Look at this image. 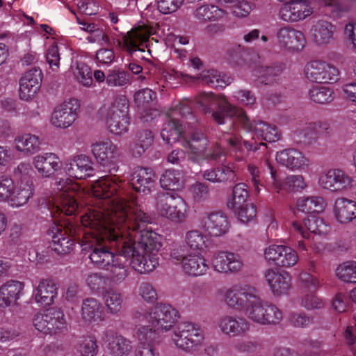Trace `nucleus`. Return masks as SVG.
Masks as SVG:
<instances>
[{
    "instance_id": "f257e3e1",
    "label": "nucleus",
    "mask_w": 356,
    "mask_h": 356,
    "mask_svg": "<svg viewBox=\"0 0 356 356\" xmlns=\"http://www.w3.org/2000/svg\"><path fill=\"white\" fill-rule=\"evenodd\" d=\"M121 184L116 176L102 177L94 181L89 190L96 198L95 205L81 218L91 234L85 249H88L90 260L99 269L108 268L120 254L123 243H127L128 231L124 228L131 217L134 198L122 197Z\"/></svg>"
},
{
    "instance_id": "f03ea898",
    "label": "nucleus",
    "mask_w": 356,
    "mask_h": 356,
    "mask_svg": "<svg viewBox=\"0 0 356 356\" xmlns=\"http://www.w3.org/2000/svg\"><path fill=\"white\" fill-rule=\"evenodd\" d=\"M130 212L128 225L124 228L128 231L127 240L123 243L120 252L124 258L131 259L130 265L135 270L149 273L159 265L161 237L149 227L152 219L135 198Z\"/></svg>"
},
{
    "instance_id": "7ed1b4c3",
    "label": "nucleus",
    "mask_w": 356,
    "mask_h": 356,
    "mask_svg": "<svg viewBox=\"0 0 356 356\" xmlns=\"http://www.w3.org/2000/svg\"><path fill=\"white\" fill-rule=\"evenodd\" d=\"M177 311L170 305L158 303L144 310L136 312L134 318L145 323L136 327L134 336L138 341L135 356H159L153 346L156 334L170 330L177 318Z\"/></svg>"
},
{
    "instance_id": "20e7f679",
    "label": "nucleus",
    "mask_w": 356,
    "mask_h": 356,
    "mask_svg": "<svg viewBox=\"0 0 356 356\" xmlns=\"http://www.w3.org/2000/svg\"><path fill=\"white\" fill-rule=\"evenodd\" d=\"M248 121L250 127V129H245L237 119L235 120V124L240 126L245 131L244 136H238L235 134H227V137L225 138L227 144L236 152L235 156L238 161L242 159V156L237 154V153L241 154L243 152L242 144L247 150L256 151L259 149V146L266 145L263 142L264 140L273 143L277 141L281 137L280 131L273 124L264 121L251 122L249 118Z\"/></svg>"
},
{
    "instance_id": "39448f33",
    "label": "nucleus",
    "mask_w": 356,
    "mask_h": 356,
    "mask_svg": "<svg viewBox=\"0 0 356 356\" xmlns=\"http://www.w3.org/2000/svg\"><path fill=\"white\" fill-rule=\"evenodd\" d=\"M195 102L204 113L211 114L213 120L218 124H225L226 118H234L245 129L250 127L245 111L230 104L224 96L215 95L212 92H202L195 98Z\"/></svg>"
},
{
    "instance_id": "423d86ee",
    "label": "nucleus",
    "mask_w": 356,
    "mask_h": 356,
    "mask_svg": "<svg viewBox=\"0 0 356 356\" xmlns=\"http://www.w3.org/2000/svg\"><path fill=\"white\" fill-rule=\"evenodd\" d=\"M54 190L56 191V194L53 197L54 206L51 213L54 220H57L58 211L66 216L74 214L79 207L74 195L80 197L84 193L78 184L70 179H56Z\"/></svg>"
},
{
    "instance_id": "0eeeda50",
    "label": "nucleus",
    "mask_w": 356,
    "mask_h": 356,
    "mask_svg": "<svg viewBox=\"0 0 356 356\" xmlns=\"http://www.w3.org/2000/svg\"><path fill=\"white\" fill-rule=\"evenodd\" d=\"M247 318L260 325L279 324L283 313L275 305L263 299L257 289L243 312Z\"/></svg>"
},
{
    "instance_id": "6e6552de",
    "label": "nucleus",
    "mask_w": 356,
    "mask_h": 356,
    "mask_svg": "<svg viewBox=\"0 0 356 356\" xmlns=\"http://www.w3.org/2000/svg\"><path fill=\"white\" fill-rule=\"evenodd\" d=\"M129 103L124 96L115 98L108 106L100 109V115L112 134L120 135L127 132L129 126Z\"/></svg>"
},
{
    "instance_id": "1a4fd4ad",
    "label": "nucleus",
    "mask_w": 356,
    "mask_h": 356,
    "mask_svg": "<svg viewBox=\"0 0 356 356\" xmlns=\"http://www.w3.org/2000/svg\"><path fill=\"white\" fill-rule=\"evenodd\" d=\"M156 209L161 216L177 223L184 222L188 213L184 200L175 193L159 194L156 198Z\"/></svg>"
},
{
    "instance_id": "9d476101",
    "label": "nucleus",
    "mask_w": 356,
    "mask_h": 356,
    "mask_svg": "<svg viewBox=\"0 0 356 356\" xmlns=\"http://www.w3.org/2000/svg\"><path fill=\"white\" fill-rule=\"evenodd\" d=\"M75 232L72 225L54 222L49 228V234L52 238L51 249L58 254L70 253L74 248V241L71 236Z\"/></svg>"
},
{
    "instance_id": "9b49d317",
    "label": "nucleus",
    "mask_w": 356,
    "mask_h": 356,
    "mask_svg": "<svg viewBox=\"0 0 356 356\" xmlns=\"http://www.w3.org/2000/svg\"><path fill=\"white\" fill-rule=\"evenodd\" d=\"M91 152L99 164L108 167L111 173L117 172L115 161L120 155L117 145L109 139L98 140L91 145Z\"/></svg>"
},
{
    "instance_id": "f8f14e48",
    "label": "nucleus",
    "mask_w": 356,
    "mask_h": 356,
    "mask_svg": "<svg viewBox=\"0 0 356 356\" xmlns=\"http://www.w3.org/2000/svg\"><path fill=\"white\" fill-rule=\"evenodd\" d=\"M304 73L307 80L314 83L335 82L339 75L335 66L321 60H313L306 64Z\"/></svg>"
},
{
    "instance_id": "ddd939ff",
    "label": "nucleus",
    "mask_w": 356,
    "mask_h": 356,
    "mask_svg": "<svg viewBox=\"0 0 356 356\" xmlns=\"http://www.w3.org/2000/svg\"><path fill=\"white\" fill-rule=\"evenodd\" d=\"M256 291L251 285L234 284L225 291L224 301L229 308L243 312Z\"/></svg>"
},
{
    "instance_id": "4468645a",
    "label": "nucleus",
    "mask_w": 356,
    "mask_h": 356,
    "mask_svg": "<svg viewBox=\"0 0 356 356\" xmlns=\"http://www.w3.org/2000/svg\"><path fill=\"white\" fill-rule=\"evenodd\" d=\"M79 104L76 99L64 101L54 109L51 124L57 128L66 129L73 124L78 116Z\"/></svg>"
},
{
    "instance_id": "2eb2a0df",
    "label": "nucleus",
    "mask_w": 356,
    "mask_h": 356,
    "mask_svg": "<svg viewBox=\"0 0 356 356\" xmlns=\"http://www.w3.org/2000/svg\"><path fill=\"white\" fill-rule=\"evenodd\" d=\"M210 262L215 271L225 274L238 273L243 267L241 257L228 251H220L214 253Z\"/></svg>"
},
{
    "instance_id": "dca6fc26",
    "label": "nucleus",
    "mask_w": 356,
    "mask_h": 356,
    "mask_svg": "<svg viewBox=\"0 0 356 356\" xmlns=\"http://www.w3.org/2000/svg\"><path fill=\"white\" fill-rule=\"evenodd\" d=\"M264 258L277 266L290 268L298 261V255L292 248L283 245H270L264 250Z\"/></svg>"
},
{
    "instance_id": "f3484780",
    "label": "nucleus",
    "mask_w": 356,
    "mask_h": 356,
    "mask_svg": "<svg viewBox=\"0 0 356 356\" xmlns=\"http://www.w3.org/2000/svg\"><path fill=\"white\" fill-rule=\"evenodd\" d=\"M275 37L280 47L292 51L301 50L306 42L303 33L289 25L278 28Z\"/></svg>"
},
{
    "instance_id": "a211bd4d",
    "label": "nucleus",
    "mask_w": 356,
    "mask_h": 356,
    "mask_svg": "<svg viewBox=\"0 0 356 356\" xmlns=\"http://www.w3.org/2000/svg\"><path fill=\"white\" fill-rule=\"evenodd\" d=\"M313 13V8L307 0H293L284 3L280 10V17L287 22L304 20Z\"/></svg>"
},
{
    "instance_id": "6ab92c4d",
    "label": "nucleus",
    "mask_w": 356,
    "mask_h": 356,
    "mask_svg": "<svg viewBox=\"0 0 356 356\" xmlns=\"http://www.w3.org/2000/svg\"><path fill=\"white\" fill-rule=\"evenodd\" d=\"M217 326L224 335L234 337L243 335L248 332L250 323L243 316L225 315L218 320Z\"/></svg>"
},
{
    "instance_id": "aec40b11",
    "label": "nucleus",
    "mask_w": 356,
    "mask_h": 356,
    "mask_svg": "<svg viewBox=\"0 0 356 356\" xmlns=\"http://www.w3.org/2000/svg\"><path fill=\"white\" fill-rule=\"evenodd\" d=\"M32 164L38 173L44 178H50L60 170L62 163L57 154L43 152L33 158Z\"/></svg>"
},
{
    "instance_id": "412c9836",
    "label": "nucleus",
    "mask_w": 356,
    "mask_h": 356,
    "mask_svg": "<svg viewBox=\"0 0 356 356\" xmlns=\"http://www.w3.org/2000/svg\"><path fill=\"white\" fill-rule=\"evenodd\" d=\"M353 181L349 175L339 169L330 170L320 178L323 188L332 192L342 191L351 188Z\"/></svg>"
},
{
    "instance_id": "4be33fe9",
    "label": "nucleus",
    "mask_w": 356,
    "mask_h": 356,
    "mask_svg": "<svg viewBox=\"0 0 356 356\" xmlns=\"http://www.w3.org/2000/svg\"><path fill=\"white\" fill-rule=\"evenodd\" d=\"M200 225L211 236H220L229 228L226 215L222 212L205 213L200 220Z\"/></svg>"
},
{
    "instance_id": "5701e85b",
    "label": "nucleus",
    "mask_w": 356,
    "mask_h": 356,
    "mask_svg": "<svg viewBox=\"0 0 356 356\" xmlns=\"http://www.w3.org/2000/svg\"><path fill=\"white\" fill-rule=\"evenodd\" d=\"M267 166L272 179V186L277 193L282 190L289 192L300 191L307 187V185L302 175H293L281 179L277 176L276 170L268 161Z\"/></svg>"
},
{
    "instance_id": "b1692460",
    "label": "nucleus",
    "mask_w": 356,
    "mask_h": 356,
    "mask_svg": "<svg viewBox=\"0 0 356 356\" xmlns=\"http://www.w3.org/2000/svg\"><path fill=\"white\" fill-rule=\"evenodd\" d=\"M275 159L279 164L291 170L305 169L310 163L302 152L293 148L277 152Z\"/></svg>"
},
{
    "instance_id": "393cba45",
    "label": "nucleus",
    "mask_w": 356,
    "mask_h": 356,
    "mask_svg": "<svg viewBox=\"0 0 356 356\" xmlns=\"http://www.w3.org/2000/svg\"><path fill=\"white\" fill-rule=\"evenodd\" d=\"M209 145V139L200 130H195L190 139H184L181 145L188 151V157L194 162L202 160Z\"/></svg>"
},
{
    "instance_id": "a878e982",
    "label": "nucleus",
    "mask_w": 356,
    "mask_h": 356,
    "mask_svg": "<svg viewBox=\"0 0 356 356\" xmlns=\"http://www.w3.org/2000/svg\"><path fill=\"white\" fill-rule=\"evenodd\" d=\"M150 33L144 26L134 27L122 37V48L129 54L143 51L142 47L149 40Z\"/></svg>"
},
{
    "instance_id": "bb28decb",
    "label": "nucleus",
    "mask_w": 356,
    "mask_h": 356,
    "mask_svg": "<svg viewBox=\"0 0 356 356\" xmlns=\"http://www.w3.org/2000/svg\"><path fill=\"white\" fill-rule=\"evenodd\" d=\"M93 165L89 156L79 154L74 157L72 162L65 164V170L70 177L81 179L93 175Z\"/></svg>"
},
{
    "instance_id": "cd10ccee",
    "label": "nucleus",
    "mask_w": 356,
    "mask_h": 356,
    "mask_svg": "<svg viewBox=\"0 0 356 356\" xmlns=\"http://www.w3.org/2000/svg\"><path fill=\"white\" fill-rule=\"evenodd\" d=\"M156 179L155 173L150 168L136 167L130 177L133 188L143 193H148Z\"/></svg>"
},
{
    "instance_id": "c85d7f7f",
    "label": "nucleus",
    "mask_w": 356,
    "mask_h": 356,
    "mask_svg": "<svg viewBox=\"0 0 356 356\" xmlns=\"http://www.w3.org/2000/svg\"><path fill=\"white\" fill-rule=\"evenodd\" d=\"M265 278L275 296L285 294L291 289V277L286 271L268 269L265 272Z\"/></svg>"
},
{
    "instance_id": "c756f323",
    "label": "nucleus",
    "mask_w": 356,
    "mask_h": 356,
    "mask_svg": "<svg viewBox=\"0 0 356 356\" xmlns=\"http://www.w3.org/2000/svg\"><path fill=\"white\" fill-rule=\"evenodd\" d=\"M202 177L212 183L234 182L236 181V165L234 163H223L217 168L204 170Z\"/></svg>"
},
{
    "instance_id": "7c9ffc66",
    "label": "nucleus",
    "mask_w": 356,
    "mask_h": 356,
    "mask_svg": "<svg viewBox=\"0 0 356 356\" xmlns=\"http://www.w3.org/2000/svg\"><path fill=\"white\" fill-rule=\"evenodd\" d=\"M42 72L39 69H32L26 72L19 81V97L23 100H29L34 96L40 86Z\"/></svg>"
},
{
    "instance_id": "2f4dec72",
    "label": "nucleus",
    "mask_w": 356,
    "mask_h": 356,
    "mask_svg": "<svg viewBox=\"0 0 356 356\" xmlns=\"http://www.w3.org/2000/svg\"><path fill=\"white\" fill-rule=\"evenodd\" d=\"M106 344L108 353L111 356H129L133 350L132 341L117 332L106 335Z\"/></svg>"
},
{
    "instance_id": "473e14b6",
    "label": "nucleus",
    "mask_w": 356,
    "mask_h": 356,
    "mask_svg": "<svg viewBox=\"0 0 356 356\" xmlns=\"http://www.w3.org/2000/svg\"><path fill=\"white\" fill-rule=\"evenodd\" d=\"M56 284L51 279H42L33 291L35 302L42 305L48 306L54 303L56 298Z\"/></svg>"
},
{
    "instance_id": "72a5a7b5",
    "label": "nucleus",
    "mask_w": 356,
    "mask_h": 356,
    "mask_svg": "<svg viewBox=\"0 0 356 356\" xmlns=\"http://www.w3.org/2000/svg\"><path fill=\"white\" fill-rule=\"evenodd\" d=\"M24 284L10 280L0 286V308L5 309L13 305L20 298Z\"/></svg>"
},
{
    "instance_id": "f704fd0d",
    "label": "nucleus",
    "mask_w": 356,
    "mask_h": 356,
    "mask_svg": "<svg viewBox=\"0 0 356 356\" xmlns=\"http://www.w3.org/2000/svg\"><path fill=\"white\" fill-rule=\"evenodd\" d=\"M181 268L184 273L191 277L204 275L209 266L204 257L200 253L188 254L184 259Z\"/></svg>"
},
{
    "instance_id": "c9c22d12",
    "label": "nucleus",
    "mask_w": 356,
    "mask_h": 356,
    "mask_svg": "<svg viewBox=\"0 0 356 356\" xmlns=\"http://www.w3.org/2000/svg\"><path fill=\"white\" fill-rule=\"evenodd\" d=\"M128 258H124L121 253L117 257L108 268L104 270H108L106 275V280L114 285L122 283L129 275V268L127 264Z\"/></svg>"
},
{
    "instance_id": "e433bc0d",
    "label": "nucleus",
    "mask_w": 356,
    "mask_h": 356,
    "mask_svg": "<svg viewBox=\"0 0 356 356\" xmlns=\"http://www.w3.org/2000/svg\"><path fill=\"white\" fill-rule=\"evenodd\" d=\"M184 131V127L179 119L167 116V120L161 131V136L169 145H172L177 142H180L181 144L183 140L185 139Z\"/></svg>"
},
{
    "instance_id": "4c0bfd02",
    "label": "nucleus",
    "mask_w": 356,
    "mask_h": 356,
    "mask_svg": "<svg viewBox=\"0 0 356 356\" xmlns=\"http://www.w3.org/2000/svg\"><path fill=\"white\" fill-rule=\"evenodd\" d=\"M81 318L86 322L98 323L104 320V312L101 302L94 298H88L83 301Z\"/></svg>"
},
{
    "instance_id": "58836bf2",
    "label": "nucleus",
    "mask_w": 356,
    "mask_h": 356,
    "mask_svg": "<svg viewBox=\"0 0 356 356\" xmlns=\"http://www.w3.org/2000/svg\"><path fill=\"white\" fill-rule=\"evenodd\" d=\"M35 192L33 181H24L17 183L12 191V196L9 200L10 205L13 207H19L26 204L33 197Z\"/></svg>"
},
{
    "instance_id": "ea45409f",
    "label": "nucleus",
    "mask_w": 356,
    "mask_h": 356,
    "mask_svg": "<svg viewBox=\"0 0 356 356\" xmlns=\"http://www.w3.org/2000/svg\"><path fill=\"white\" fill-rule=\"evenodd\" d=\"M334 212L338 222L346 224L356 218V202L346 198H339L334 204Z\"/></svg>"
},
{
    "instance_id": "a19ab883",
    "label": "nucleus",
    "mask_w": 356,
    "mask_h": 356,
    "mask_svg": "<svg viewBox=\"0 0 356 356\" xmlns=\"http://www.w3.org/2000/svg\"><path fill=\"white\" fill-rule=\"evenodd\" d=\"M189 325H181L179 323L176 327L173 329L171 334V340L174 345L179 349L183 350L186 352H190L193 350V345L195 344L198 340L195 341L187 339V334L190 331H193Z\"/></svg>"
},
{
    "instance_id": "79ce46f5",
    "label": "nucleus",
    "mask_w": 356,
    "mask_h": 356,
    "mask_svg": "<svg viewBox=\"0 0 356 356\" xmlns=\"http://www.w3.org/2000/svg\"><path fill=\"white\" fill-rule=\"evenodd\" d=\"M14 143L15 149L25 155H33L40 150L41 142L36 135L24 134L18 136Z\"/></svg>"
},
{
    "instance_id": "37998d69",
    "label": "nucleus",
    "mask_w": 356,
    "mask_h": 356,
    "mask_svg": "<svg viewBox=\"0 0 356 356\" xmlns=\"http://www.w3.org/2000/svg\"><path fill=\"white\" fill-rule=\"evenodd\" d=\"M335 27L327 21H319L313 26L312 38L318 45L329 44L334 40Z\"/></svg>"
},
{
    "instance_id": "c03bdc74",
    "label": "nucleus",
    "mask_w": 356,
    "mask_h": 356,
    "mask_svg": "<svg viewBox=\"0 0 356 356\" xmlns=\"http://www.w3.org/2000/svg\"><path fill=\"white\" fill-rule=\"evenodd\" d=\"M154 136L150 130L139 131L135 140L130 145V151L133 156H140L153 143Z\"/></svg>"
},
{
    "instance_id": "a18cd8bd",
    "label": "nucleus",
    "mask_w": 356,
    "mask_h": 356,
    "mask_svg": "<svg viewBox=\"0 0 356 356\" xmlns=\"http://www.w3.org/2000/svg\"><path fill=\"white\" fill-rule=\"evenodd\" d=\"M296 207L304 213H319L325 209L326 202L319 196L301 197L297 200Z\"/></svg>"
},
{
    "instance_id": "49530a36",
    "label": "nucleus",
    "mask_w": 356,
    "mask_h": 356,
    "mask_svg": "<svg viewBox=\"0 0 356 356\" xmlns=\"http://www.w3.org/2000/svg\"><path fill=\"white\" fill-rule=\"evenodd\" d=\"M282 63H273L269 66H257L253 71L254 75L261 79L266 84L272 83L283 72Z\"/></svg>"
},
{
    "instance_id": "de8ad7c7",
    "label": "nucleus",
    "mask_w": 356,
    "mask_h": 356,
    "mask_svg": "<svg viewBox=\"0 0 356 356\" xmlns=\"http://www.w3.org/2000/svg\"><path fill=\"white\" fill-rule=\"evenodd\" d=\"M198 79L202 84L208 85L212 88H225L231 83V79L221 74L217 70H210L203 71Z\"/></svg>"
},
{
    "instance_id": "09e8293b",
    "label": "nucleus",
    "mask_w": 356,
    "mask_h": 356,
    "mask_svg": "<svg viewBox=\"0 0 356 356\" xmlns=\"http://www.w3.org/2000/svg\"><path fill=\"white\" fill-rule=\"evenodd\" d=\"M227 13L214 5H203L195 10V17L202 22L223 18Z\"/></svg>"
},
{
    "instance_id": "8fccbe9b",
    "label": "nucleus",
    "mask_w": 356,
    "mask_h": 356,
    "mask_svg": "<svg viewBox=\"0 0 356 356\" xmlns=\"http://www.w3.org/2000/svg\"><path fill=\"white\" fill-rule=\"evenodd\" d=\"M48 334H53L67 330V322L63 312L57 308L49 309Z\"/></svg>"
},
{
    "instance_id": "3c124183",
    "label": "nucleus",
    "mask_w": 356,
    "mask_h": 356,
    "mask_svg": "<svg viewBox=\"0 0 356 356\" xmlns=\"http://www.w3.org/2000/svg\"><path fill=\"white\" fill-rule=\"evenodd\" d=\"M103 300L108 314H117L121 311L123 296L120 292L114 289H108L104 292Z\"/></svg>"
},
{
    "instance_id": "603ef678",
    "label": "nucleus",
    "mask_w": 356,
    "mask_h": 356,
    "mask_svg": "<svg viewBox=\"0 0 356 356\" xmlns=\"http://www.w3.org/2000/svg\"><path fill=\"white\" fill-rule=\"evenodd\" d=\"M160 184L162 188L171 191H177L184 186L181 173L178 170H168L161 175Z\"/></svg>"
},
{
    "instance_id": "864d4df0",
    "label": "nucleus",
    "mask_w": 356,
    "mask_h": 356,
    "mask_svg": "<svg viewBox=\"0 0 356 356\" xmlns=\"http://www.w3.org/2000/svg\"><path fill=\"white\" fill-rule=\"evenodd\" d=\"M248 197L247 186L243 183H239L234 186L232 195L228 197L227 206L230 209L241 208L246 204Z\"/></svg>"
},
{
    "instance_id": "5fc2aeb1",
    "label": "nucleus",
    "mask_w": 356,
    "mask_h": 356,
    "mask_svg": "<svg viewBox=\"0 0 356 356\" xmlns=\"http://www.w3.org/2000/svg\"><path fill=\"white\" fill-rule=\"evenodd\" d=\"M74 79L83 86H92L93 79L90 67L84 63H76V66L72 67Z\"/></svg>"
},
{
    "instance_id": "6e6d98bb",
    "label": "nucleus",
    "mask_w": 356,
    "mask_h": 356,
    "mask_svg": "<svg viewBox=\"0 0 356 356\" xmlns=\"http://www.w3.org/2000/svg\"><path fill=\"white\" fill-rule=\"evenodd\" d=\"M336 276L343 282L356 283V261H349L339 265Z\"/></svg>"
},
{
    "instance_id": "4d7b16f0",
    "label": "nucleus",
    "mask_w": 356,
    "mask_h": 356,
    "mask_svg": "<svg viewBox=\"0 0 356 356\" xmlns=\"http://www.w3.org/2000/svg\"><path fill=\"white\" fill-rule=\"evenodd\" d=\"M293 134L299 142L311 143L316 138V123H305L297 128Z\"/></svg>"
},
{
    "instance_id": "13d9d810",
    "label": "nucleus",
    "mask_w": 356,
    "mask_h": 356,
    "mask_svg": "<svg viewBox=\"0 0 356 356\" xmlns=\"http://www.w3.org/2000/svg\"><path fill=\"white\" fill-rule=\"evenodd\" d=\"M309 95L312 101L317 104L331 102L333 99L332 90L324 86H316L309 90Z\"/></svg>"
},
{
    "instance_id": "bf43d9fd",
    "label": "nucleus",
    "mask_w": 356,
    "mask_h": 356,
    "mask_svg": "<svg viewBox=\"0 0 356 356\" xmlns=\"http://www.w3.org/2000/svg\"><path fill=\"white\" fill-rule=\"evenodd\" d=\"M261 343L257 338H247L237 341L234 349L240 353H254L261 350Z\"/></svg>"
},
{
    "instance_id": "052dcab7",
    "label": "nucleus",
    "mask_w": 356,
    "mask_h": 356,
    "mask_svg": "<svg viewBox=\"0 0 356 356\" xmlns=\"http://www.w3.org/2000/svg\"><path fill=\"white\" fill-rule=\"evenodd\" d=\"M305 226L307 228L309 235L313 233L316 234H325L330 229L324 220L315 216H309L305 220Z\"/></svg>"
},
{
    "instance_id": "680f3d73",
    "label": "nucleus",
    "mask_w": 356,
    "mask_h": 356,
    "mask_svg": "<svg viewBox=\"0 0 356 356\" xmlns=\"http://www.w3.org/2000/svg\"><path fill=\"white\" fill-rule=\"evenodd\" d=\"M78 350L82 356H96L98 353L97 340L94 336L82 337L79 341Z\"/></svg>"
},
{
    "instance_id": "e2e57ef3",
    "label": "nucleus",
    "mask_w": 356,
    "mask_h": 356,
    "mask_svg": "<svg viewBox=\"0 0 356 356\" xmlns=\"http://www.w3.org/2000/svg\"><path fill=\"white\" fill-rule=\"evenodd\" d=\"M129 81V75L122 70H110L106 76V84L111 87H122Z\"/></svg>"
},
{
    "instance_id": "0e129e2a",
    "label": "nucleus",
    "mask_w": 356,
    "mask_h": 356,
    "mask_svg": "<svg viewBox=\"0 0 356 356\" xmlns=\"http://www.w3.org/2000/svg\"><path fill=\"white\" fill-rule=\"evenodd\" d=\"M185 241L192 250H202L205 247L206 236L198 230H191L186 234Z\"/></svg>"
},
{
    "instance_id": "69168bd1",
    "label": "nucleus",
    "mask_w": 356,
    "mask_h": 356,
    "mask_svg": "<svg viewBox=\"0 0 356 356\" xmlns=\"http://www.w3.org/2000/svg\"><path fill=\"white\" fill-rule=\"evenodd\" d=\"M14 182L9 175H0V202H9Z\"/></svg>"
},
{
    "instance_id": "338daca9",
    "label": "nucleus",
    "mask_w": 356,
    "mask_h": 356,
    "mask_svg": "<svg viewBox=\"0 0 356 356\" xmlns=\"http://www.w3.org/2000/svg\"><path fill=\"white\" fill-rule=\"evenodd\" d=\"M300 305L307 310L321 309L324 307V300L313 292L306 293L301 298Z\"/></svg>"
},
{
    "instance_id": "774afa93",
    "label": "nucleus",
    "mask_w": 356,
    "mask_h": 356,
    "mask_svg": "<svg viewBox=\"0 0 356 356\" xmlns=\"http://www.w3.org/2000/svg\"><path fill=\"white\" fill-rule=\"evenodd\" d=\"M32 167L28 162H20L13 170V175L17 183L24 181H33L31 177Z\"/></svg>"
}]
</instances>
